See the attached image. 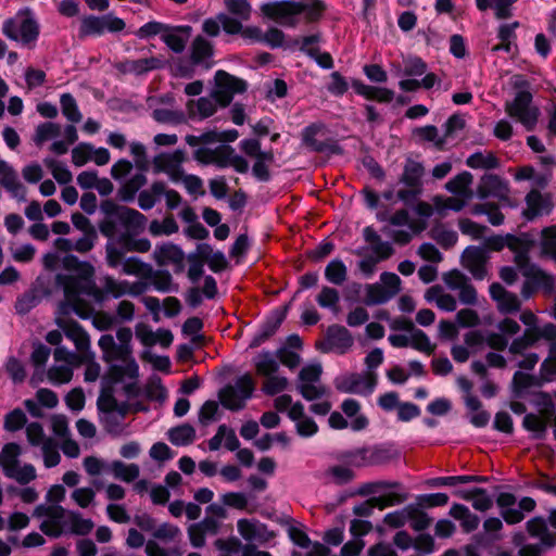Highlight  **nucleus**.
<instances>
[{
  "label": "nucleus",
  "mask_w": 556,
  "mask_h": 556,
  "mask_svg": "<svg viewBox=\"0 0 556 556\" xmlns=\"http://www.w3.org/2000/svg\"><path fill=\"white\" fill-rule=\"evenodd\" d=\"M321 371L319 363L308 364L301 369L298 390L305 400H317L327 393V388L319 382Z\"/></svg>",
  "instance_id": "nucleus-6"
},
{
  "label": "nucleus",
  "mask_w": 556,
  "mask_h": 556,
  "mask_svg": "<svg viewBox=\"0 0 556 556\" xmlns=\"http://www.w3.org/2000/svg\"><path fill=\"white\" fill-rule=\"evenodd\" d=\"M298 4L301 5V10L298 13V20L303 17L309 22L316 21L324 12V4L320 1H299Z\"/></svg>",
  "instance_id": "nucleus-50"
},
{
  "label": "nucleus",
  "mask_w": 556,
  "mask_h": 556,
  "mask_svg": "<svg viewBox=\"0 0 556 556\" xmlns=\"http://www.w3.org/2000/svg\"><path fill=\"white\" fill-rule=\"evenodd\" d=\"M212 56V47L203 38H197L192 47V59L195 63L205 62Z\"/></svg>",
  "instance_id": "nucleus-64"
},
{
  "label": "nucleus",
  "mask_w": 556,
  "mask_h": 556,
  "mask_svg": "<svg viewBox=\"0 0 556 556\" xmlns=\"http://www.w3.org/2000/svg\"><path fill=\"white\" fill-rule=\"evenodd\" d=\"M254 160L253 174L261 180L268 178V166L274 160L271 152H263L258 154Z\"/></svg>",
  "instance_id": "nucleus-59"
},
{
  "label": "nucleus",
  "mask_w": 556,
  "mask_h": 556,
  "mask_svg": "<svg viewBox=\"0 0 556 556\" xmlns=\"http://www.w3.org/2000/svg\"><path fill=\"white\" fill-rule=\"evenodd\" d=\"M327 342L329 344V350L344 353L351 348L353 339L351 333L344 327L332 326L329 327L327 331Z\"/></svg>",
  "instance_id": "nucleus-28"
},
{
  "label": "nucleus",
  "mask_w": 556,
  "mask_h": 556,
  "mask_svg": "<svg viewBox=\"0 0 556 556\" xmlns=\"http://www.w3.org/2000/svg\"><path fill=\"white\" fill-rule=\"evenodd\" d=\"M472 182V175L468 172H464L455 176L446 184V189L460 197H467V199L472 198V192L470 190V185Z\"/></svg>",
  "instance_id": "nucleus-38"
},
{
  "label": "nucleus",
  "mask_w": 556,
  "mask_h": 556,
  "mask_svg": "<svg viewBox=\"0 0 556 556\" xmlns=\"http://www.w3.org/2000/svg\"><path fill=\"white\" fill-rule=\"evenodd\" d=\"M491 298L497 303V308L502 313H511L519 308L520 303L516 295L508 293L498 283H493L490 287Z\"/></svg>",
  "instance_id": "nucleus-29"
},
{
  "label": "nucleus",
  "mask_w": 556,
  "mask_h": 556,
  "mask_svg": "<svg viewBox=\"0 0 556 556\" xmlns=\"http://www.w3.org/2000/svg\"><path fill=\"white\" fill-rule=\"evenodd\" d=\"M184 256L181 249L172 243L160 245L154 251V257L160 265L180 264Z\"/></svg>",
  "instance_id": "nucleus-35"
},
{
  "label": "nucleus",
  "mask_w": 556,
  "mask_h": 556,
  "mask_svg": "<svg viewBox=\"0 0 556 556\" xmlns=\"http://www.w3.org/2000/svg\"><path fill=\"white\" fill-rule=\"evenodd\" d=\"M61 135V126L54 123H43L36 128L34 141L41 146L46 141L53 140Z\"/></svg>",
  "instance_id": "nucleus-46"
},
{
  "label": "nucleus",
  "mask_w": 556,
  "mask_h": 556,
  "mask_svg": "<svg viewBox=\"0 0 556 556\" xmlns=\"http://www.w3.org/2000/svg\"><path fill=\"white\" fill-rule=\"evenodd\" d=\"M187 37V35H184L178 29L169 30L162 35L164 42L175 52H180L185 49Z\"/></svg>",
  "instance_id": "nucleus-60"
},
{
  "label": "nucleus",
  "mask_w": 556,
  "mask_h": 556,
  "mask_svg": "<svg viewBox=\"0 0 556 556\" xmlns=\"http://www.w3.org/2000/svg\"><path fill=\"white\" fill-rule=\"evenodd\" d=\"M527 529L531 536L539 539L545 547H551L556 543V535L551 533L542 518H533L527 522Z\"/></svg>",
  "instance_id": "nucleus-34"
},
{
  "label": "nucleus",
  "mask_w": 556,
  "mask_h": 556,
  "mask_svg": "<svg viewBox=\"0 0 556 556\" xmlns=\"http://www.w3.org/2000/svg\"><path fill=\"white\" fill-rule=\"evenodd\" d=\"M488 254L485 249L468 247L462 255V264L476 279H483L486 275Z\"/></svg>",
  "instance_id": "nucleus-19"
},
{
  "label": "nucleus",
  "mask_w": 556,
  "mask_h": 556,
  "mask_svg": "<svg viewBox=\"0 0 556 556\" xmlns=\"http://www.w3.org/2000/svg\"><path fill=\"white\" fill-rule=\"evenodd\" d=\"M105 288L116 298L124 294H136L139 292L137 286L129 285L125 281H115L112 278L106 279Z\"/></svg>",
  "instance_id": "nucleus-61"
},
{
  "label": "nucleus",
  "mask_w": 556,
  "mask_h": 556,
  "mask_svg": "<svg viewBox=\"0 0 556 556\" xmlns=\"http://www.w3.org/2000/svg\"><path fill=\"white\" fill-rule=\"evenodd\" d=\"M99 346L103 352V358L108 363H113L115 358H121L123 366L112 365L110 374L115 380H123L125 377L135 379L138 376L139 367L136 361L130 357V349L115 346L112 336H102L99 340Z\"/></svg>",
  "instance_id": "nucleus-1"
},
{
  "label": "nucleus",
  "mask_w": 556,
  "mask_h": 556,
  "mask_svg": "<svg viewBox=\"0 0 556 556\" xmlns=\"http://www.w3.org/2000/svg\"><path fill=\"white\" fill-rule=\"evenodd\" d=\"M111 155L105 148H94L90 143H79L72 150V162L76 166H83L88 162L102 166L110 162Z\"/></svg>",
  "instance_id": "nucleus-17"
},
{
  "label": "nucleus",
  "mask_w": 556,
  "mask_h": 556,
  "mask_svg": "<svg viewBox=\"0 0 556 556\" xmlns=\"http://www.w3.org/2000/svg\"><path fill=\"white\" fill-rule=\"evenodd\" d=\"M477 192L481 199L496 198L502 202H508V186L496 176H484L479 184Z\"/></svg>",
  "instance_id": "nucleus-21"
},
{
  "label": "nucleus",
  "mask_w": 556,
  "mask_h": 556,
  "mask_svg": "<svg viewBox=\"0 0 556 556\" xmlns=\"http://www.w3.org/2000/svg\"><path fill=\"white\" fill-rule=\"evenodd\" d=\"M540 245L542 253L551 256L556 262V226H551L542 230Z\"/></svg>",
  "instance_id": "nucleus-51"
},
{
  "label": "nucleus",
  "mask_w": 556,
  "mask_h": 556,
  "mask_svg": "<svg viewBox=\"0 0 556 556\" xmlns=\"http://www.w3.org/2000/svg\"><path fill=\"white\" fill-rule=\"evenodd\" d=\"M66 511L60 505H38L33 516L41 519L40 530L52 538H59L65 527Z\"/></svg>",
  "instance_id": "nucleus-5"
},
{
  "label": "nucleus",
  "mask_w": 556,
  "mask_h": 556,
  "mask_svg": "<svg viewBox=\"0 0 556 556\" xmlns=\"http://www.w3.org/2000/svg\"><path fill=\"white\" fill-rule=\"evenodd\" d=\"M195 431L190 425H181L168 431V439L175 445H187L193 442Z\"/></svg>",
  "instance_id": "nucleus-44"
},
{
  "label": "nucleus",
  "mask_w": 556,
  "mask_h": 556,
  "mask_svg": "<svg viewBox=\"0 0 556 556\" xmlns=\"http://www.w3.org/2000/svg\"><path fill=\"white\" fill-rule=\"evenodd\" d=\"M352 87L358 94L365 97L368 100L390 102L394 97L393 91L387 88L368 86L357 80L352 83Z\"/></svg>",
  "instance_id": "nucleus-31"
},
{
  "label": "nucleus",
  "mask_w": 556,
  "mask_h": 556,
  "mask_svg": "<svg viewBox=\"0 0 556 556\" xmlns=\"http://www.w3.org/2000/svg\"><path fill=\"white\" fill-rule=\"evenodd\" d=\"M185 161V153L176 150L172 153H163L154 157L153 168L155 173H164L174 182H178L182 177V163Z\"/></svg>",
  "instance_id": "nucleus-16"
},
{
  "label": "nucleus",
  "mask_w": 556,
  "mask_h": 556,
  "mask_svg": "<svg viewBox=\"0 0 556 556\" xmlns=\"http://www.w3.org/2000/svg\"><path fill=\"white\" fill-rule=\"evenodd\" d=\"M45 165L50 169L52 176L59 184L65 185L73 179L72 173L63 163L48 157L45 160Z\"/></svg>",
  "instance_id": "nucleus-48"
},
{
  "label": "nucleus",
  "mask_w": 556,
  "mask_h": 556,
  "mask_svg": "<svg viewBox=\"0 0 556 556\" xmlns=\"http://www.w3.org/2000/svg\"><path fill=\"white\" fill-rule=\"evenodd\" d=\"M111 375L102 380V392L98 400V406L101 410L113 412L116 409V402L110 394V384L117 382Z\"/></svg>",
  "instance_id": "nucleus-47"
},
{
  "label": "nucleus",
  "mask_w": 556,
  "mask_h": 556,
  "mask_svg": "<svg viewBox=\"0 0 556 556\" xmlns=\"http://www.w3.org/2000/svg\"><path fill=\"white\" fill-rule=\"evenodd\" d=\"M65 262L66 266L75 268V275L71 276L70 281L63 283L66 303L61 306L60 312L65 314L71 308L80 317H86L74 304V301L76 294L89 289L93 268L89 264L78 263L75 257H67Z\"/></svg>",
  "instance_id": "nucleus-2"
},
{
  "label": "nucleus",
  "mask_w": 556,
  "mask_h": 556,
  "mask_svg": "<svg viewBox=\"0 0 556 556\" xmlns=\"http://www.w3.org/2000/svg\"><path fill=\"white\" fill-rule=\"evenodd\" d=\"M81 33L85 35H102L104 34V17L88 16L81 22Z\"/></svg>",
  "instance_id": "nucleus-63"
},
{
  "label": "nucleus",
  "mask_w": 556,
  "mask_h": 556,
  "mask_svg": "<svg viewBox=\"0 0 556 556\" xmlns=\"http://www.w3.org/2000/svg\"><path fill=\"white\" fill-rule=\"evenodd\" d=\"M20 455L21 447L17 444L9 443L4 445L2 454L0 455V466L2 467L4 473H7V469L13 468L20 463L17 459Z\"/></svg>",
  "instance_id": "nucleus-49"
},
{
  "label": "nucleus",
  "mask_w": 556,
  "mask_h": 556,
  "mask_svg": "<svg viewBox=\"0 0 556 556\" xmlns=\"http://www.w3.org/2000/svg\"><path fill=\"white\" fill-rule=\"evenodd\" d=\"M343 413L351 419L350 427L353 430H362L367 426V419L359 414V404L357 401L349 399L342 403Z\"/></svg>",
  "instance_id": "nucleus-39"
},
{
  "label": "nucleus",
  "mask_w": 556,
  "mask_h": 556,
  "mask_svg": "<svg viewBox=\"0 0 556 556\" xmlns=\"http://www.w3.org/2000/svg\"><path fill=\"white\" fill-rule=\"evenodd\" d=\"M61 108L64 116L71 122H79L81 114L77 108L75 99L71 94L61 97Z\"/></svg>",
  "instance_id": "nucleus-62"
},
{
  "label": "nucleus",
  "mask_w": 556,
  "mask_h": 556,
  "mask_svg": "<svg viewBox=\"0 0 556 556\" xmlns=\"http://www.w3.org/2000/svg\"><path fill=\"white\" fill-rule=\"evenodd\" d=\"M238 531L245 541L250 542L266 543L275 538L273 531H269L264 525L255 520L240 519L238 521Z\"/></svg>",
  "instance_id": "nucleus-22"
},
{
  "label": "nucleus",
  "mask_w": 556,
  "mask_h": 556,
  "mask_svg": "<svg viewBox=\"0 0 556 556\" xmlns=\"http://www.w3.org/2000/svg\"><path fill=\"white\" fill-rule=\"evenodd\" d=\"M264 16L282 24H293L298 21V13L301 5L296 1H275L266 2L261 7Z\"/></svg>",
  "instance_id": "nucleus-15"
},
{
  "label": "nucleus",
  "mask_w": 556,
  "mask_h": 556,
  "mask_svg": "<svg viewBox=\"0 0 556 556\" xmlns=\"http://www.w3.org/2000/svg\"><path fill=\"white\" fill-rule=\"evenodd\" d=\"M136 337L147 348L159 344L161 348H168L174 340L173 333L167 329L153 331L149 326L140 324L136 327Z\"/></svg>",
  "instance_id": "nucleus-20"
},
{
  "label": "nucleus",
  "mask_w": 556,
  "mask_h": 556,
  "mask_svg": "<svg viewBox=\"0 0 556 556\" xmlns=\"http://www.w3.org/2000/svg\"><path fill=\"white\" fill-rule=\"evenodd\" d=\"M471 199L467 197L456 195L446 199H435V208L440 213H444L447 210L460 211Z\"/></svg>",
  "instance_id": "nucleus-56"
},
{
  "label": "nucleus",
  "mask_w": 556,
  "mask_h": 556,
  "mask_svg": "<svg viewBox=\"0 0 556 556\" xmlns=\"http://www.w3.org/2000/svg\"><path fill=\"white\" fill-rule=\"evenodd\" d=\"M527 208L525 216L528 219H533L538 216L548 214L553 207L552 200L548 194H542L539 191L532 190L527 195Z\"/></svg>",
  "instance_id": "nucleus-25"
},
{
  "label": "nucleus",
  "mask_w": 556,
  "mask_h": 556,
  "mask_svg": "<svg viewBox=\"0 0 556 556\" xmlns=\"http://www.w3.org/2000/svg\"><path fill=\"white\" fill-rule=\"evenodd\" d=\"M505 112L527 130L535 127L540 115L539 109L532 104V94L527 90L517 92L511 101H507Z\"/></svg>",
  "instance_id": "nucleus-4"
},
{
  "label": "nucleus",
  "mask_w": 556,
  "mask_h": 556,
  "mask_svg": "<svg viewBox=\"0 0 556 556\" xmlns=\"http://www.w3.org/2000/svg\"><path fill=\"white\" fill-rule=\"evenodd\" d=\"M216 101L211 98H200L198 101L188 103V112L192 117L205 118L213 115L216 111Z\"/></svg>",
  "instance_id": "nucleus-40"
},
{
  "label": "nucleus",
  "mask_w": 556,
  "mask_h": 556,
  "mask_svg": "<svg viewBox=\"0 0 556 556\" xmlns=\"http://www.w3.org/2000/svg\"><path fill=\"white\" fill-rule=\"evenodd\" d=\"M377 382L376 372L344 374L336 379V388L343 393L369 394Z\"/></svg>",
  "instance_id": "nucleus-11"
},
{
  "label": "nucleus",
  "mask_w": 556,
  "mask_h": 556,
  "mask_svg": "<svg viewBox=\"0 0 556 556\" xmlns=\"http://www.w3.org/2000/svg\"><path fill=\"white\" fill-rule=\"evenodd\" d=\"M520 319L528 327L525 333V340L527 342H532L539 337H544L547 339L556 338V326L548 324L542 328L536 327V317L532 312H522Z\"/></svg>",
  "instance_id": "nucleus-24"
},
{
  "label": "nucleus",
  "mask_w": 556,
  "mask_h": 556,
  "mask_svg": "<svg viewBox=\"0 0 556 556\" xmlns=\"http://www.w3.org/2000/svg\"><path fill=\"white\" fill-rule=\"evenodd\" d=\"M197 159L203 163H216L220 167H233L239 173H244L249 168V163L244 157L237 154L229 146L219 147L212 155H204V151H197Z\"/></svg>",
  "instance_id": "nucleus-13"
},
{
  "label": "nucleus",
  "mask_w": 556,
  "mask_h": 556,
  "mask_svg": "<svg viewBox=\"0 0 556 556\" xmlns=\"http://www.w3.org/2000/svg\"><path fill=\"white\" fill-rule=\"evenodd\" d=\"M450 515L460 521V525L466 532H471L479 526V518L471 514L469 509L459 504H454L450 509Z\"/></svg>",
  "instance_id": "nucleus-37"
},
{
  "label": "nucleus",
  "mask_w": 556,
  "mask_h": 556,
  "mask_svg": "<svg viewBox=\"0 0 556 556\" xmlns=\"http://www.w3.org/2000/svg\"><path fill=\"white\" fill-rule=\"evenodd\" d=\"M483 345V338L478 331H470L465 337V345H454L452 356L458 363H465L469 356Z\"/></svg>",
  "instance_id": "nucleus-26"
},
{
  "label": "nucleus",
  "mask_w": 556,
  "mask_h": 556,
  "mask_svg": "<svg viewBox=\"0 0 556 556\" xmlns=\"http://www.w3.org/2000/svg\"><path fill=\"white\" fill-rule=\"evenodd\" d=\"M516 263L519 266V268L522 270V275L526 277L527 281L525 285V288L522 290V293L525 296L529 295L528 288H534V289H544L546 291H551L556 286V279L548 275L547 273L541 270L534 265H527L526 258L521 254L516 255Z\"/></svg>",
  "instance_id": "nucleus-12"
},
{
  "label": "nucleus",
  "mask_w": 556,
  "mask_h": 556,
  "mask_svg": "<svg viewBox=\"0 0 556 556\" xmlns=\"http://www.w3.org/2000/svg\"><path fill=\"white\" fill-rule=\"evenodd\" d=\"M165 61L161 58H150L143 60L131 61L127 63V70L136 74H142L151 70L162 67Z\"/></svg>",
  "instance_id": "nucleus-55"
},
{
  "label": "nucleus",
  "mask_w": 556,
  "mask_h": 556,
  "mask_svg": "<svg viewBox=\"0 0 556 556\" xmlns=\"http://www.w3.org/2000/svg\"><path fill=\"white\" fill-rule=\"evenodd\" d=\"M115 478L130 482L139 475V468L135 464L126 465L122 462H114L111 466Z\"/></svg>",
  "instance_id": "nucleus-53"
},
{
  "label": "nucleus",
  "mask_w": 556,
  "mask_h": 556,
  "mask_svg": "<svg viewBox=\"0 0 556 556\" xmlns=\"http://www.w3.org/2000/svg\"><path fill=\"white\" fill-rule=\"evenodd\" d=\"M289 418L295 422L296 431L302 437H312L318 430L316 422L305 416L304 406L299 402L289 410Z\"/></svg>",
  "instance_id": "nucleus-27"
},
{
  "label": "nucleus",
  "mask_w": 556,
  "mask_h": 556,
  "mask_svg": "<svg viewBox=\"0 0 556 556\" xmlns=\"http://www.w3.org/2000/svg\"><path fill=\"white\" fill-rule=\"evenodd\" d=\"M26 435L29 444L41 447L46 467H54L60 463L61 456L56 445L52 439L45 435L43 429L39 424H29L26 428Z\"/></svg>",
  "instance_id": "nucleus-10"
},
{
  "label": "nucleus",
  "mask_w": 556,
  "mask_h": 556,
  "mask_svg": "<svg viewBox=\"0 0 556 556\" xmlns=\"http://www.w3.org/2000/svg\"><path fill=\"white\" fill-rule=\"evenodd\" d=\"M91 519L84 518L80 514L68 511L65 519V528L68 532L78 535L88 534L93 529Z\"/></svg>",
  "instance_id": "nucleus-36"
},
{
  "label": "nucleus",
  "mask_w": 556,
  "mask_h": 556,
  "mask_svg": "<svg viewBox=\"0 0 556 556\" xmlns=\"http://www.w3.org/2000/svg\"><path fill=\"white\" fill-rule=\"evenodd\" d=\"M7 477L16 480L18 483L26 484L36 478V470L29 464H17L13 468L7 469Z\"/></svg>",
  "instance_id": "nucleus-45"
},
{
  "label": "nucleus",
  "mask_w": 556,
  "mask_h": 556,
  "mask_svg": "<svg viewBox=\"0 0 556 556\" xmlns=\"http://www.w3.org/2000/svg\"><path fill=\"white\" fill-rule=\"evenodd\" d=\"M3 33L11 39L28 43L38 36V27L28 12H20L14 18L5 22Z\"/></svg>",
  "instance_id": "nucleus-7"
},
{
  "label": "nucleus",
  "mask_w": 556,
  "mask_h": 556,
  "mask_svg": "<svg viewBox=\"0 0 556 556\" xmlns=\"http://www.w3.org/2000/svg\"><path fill=\"white\" fill-rule=\"evenodd\" d=\"M56 323L65 330L66 336L75 343L77 350L81 352L78 361H80V364H86L85 380L88 382L96 381L100 375V365L93 361V355L88 352L90 343L87 333L78 325L67 324L61 315L56 317Z\"/></svg>",
  "instance_id": "nucleus-3"
},
{
  "label": "nucleus",
  "mask_w": 556,
  "mask_h": 556,
  "mask_svg": "<svg viewBox=\"0 0 556 556\" xmlns=\"http://www.w3.org/2000/svg\"><path fill=\"white\" fill-rule=\"evenodd\" d=\"M244 89V81L224 71H218L215 74V88L212 92V98H214L219 105L226 106L230 103L235 93L242 92Z\"/></svg>",
  "instance_id": "nucleus-14"
},
{
  "label": "nucleus",
  "mask_w": 556,
  "mask_h": 556,
  "mask_svg": "<svg viewBox=\"0 0 556 556\" xmlns=\"http://www.w3.org/2000/svg\"><path fill=\"white\" fill-rule=\"evenodd\" d=\"M64 140H56L51 144V151L55 154H64L67 152L68 146L74 143L78 136L74 126L65 127L63 131Z\"/></svg>",
  "instance_id": "nucleus-57"
},
{
  "label": "nucleus",
  "mask_w": 556,
  "mask_h": 556,
  "mask_svg": "<svg viewBox=\"0 0 556 556\" xmlns=\"http://www.w3.org/2000/svg\"><path fill=\"white\" fill-rule=\"evenodd\" d=\"M0 185L13 197L24 199L25 187L18 179L15 169L4 160H0Z\"/></svg>",
  "instance_id": "nucleus-23"
},
{
  "label": "nucleus",
  "mask_w": 556,
  "mask_h": 556,
  "mask_svg": "<svg viewBox=\"0 0 556 556\" xmlns=\"http://www.w3.org/2000/svg\"><path fill=\"white\" fill-rule=\"evenodd\" d=\"M465 404L470 415V421L475 426L483 427L489 422L490 415L481 408V402L476 396H466Z\"/></svg>",
  "instance_id": "nucleus-41"
},
{
  "label": "nucleus",
  "mask_w": 556,
  "mask_h": 556,
  "mask_svg": "<svg viewBox=\"0 0 556 556\" xmlns=\"http://www.w3.org/2000/svg\"><path fill=\"white\" fill-rule=\"evenodd\" d=\"M289 381L286 377L270 375L266 376V380L263 383V391L268 395L278 394L287 389Z\"/></svg>",
  "instance_id": "nucleus-58"
},
{
  "label": "nucleus",
  "mask_w": 556,
  "mask_h": 556,
  "mask_svg": "<svg viewBox=\"0 0 556 556\" xmlns=\"http://www.w3.org/2000/svg\"><path fill=\"white\" fill-rule=\"evenodd\" d=\"M147 178L144 174H136L121 189L119 194L124 201L134 199L136 192L146 185Z\"/></svg>",
  "instance_id": "nucleus-52"
},
{
  "label": "nucleus",
  "mask_w": 556,
  "mask_h": 556,
  "mask_svg": "<svg viewBox=\"0 0 556 556\" xmlns=\"http://www.w3.org/2000/svg\"><path fill=\"white\" fill-rule=\"evenodd\" d=\"M425 299L429 303H435L442 311L453 312L456 308L455 298L445 293L440 286L429 288L425 293Z\"/></svg>",
  "instance_id": "nucleus-32"
},
{
  "label": "nucleus",
  "mask_w": 556,
  "mask_h": 556,
  "mask_svg": "<svg viewBox=\"0 0 556 556\" xmlns=\"http://www.w3.org/2000/svg\"><path fill=\"white\" fill-rule=\"evenodd\" d=\"M518 0H476V5L478 10L482 12L491 9L496 18L505 20L513 16V5Z\"/></svg>",
  "instance_id": "nucleus-30"
},
{
  "label": "nucleus",
  "mask_w": 556,
  "mask_h": 556,
  "mask_svg": "<svg viewBox=\"0 0 556 556\" xmlns=\"http://www.w3.org/2000/svg\"><path fill=\"white\" fill-rule=\"evenodd\" d=\"M409 346L427 355L434 351L429 337L417 328H409Z\"/></svg>",
  "instance_id": "nucleus-42"
},
{
  "label": "nucleus",
  "mask_w": 556,
  "mask_h": 556,
  "mask_svg": "<svg viewBox=\"0 0 556 556\" xmlns=\"http://www.w3.org/2000/svg\"><path fill=\"white\" fill-rule=\"evenodd\" d=\"M106 261L111 267H122V271L126 275L143 276L148 271V266L136 257L123 260V253L110 242L106 248Z\"/></svg>",
  "instance_id": "nucleus-18"
},
{
  "label": "nucleus",
  "mask_w": 556,
  "mask_h": 556,
  "mask_svg": "<svg viewBox=\"0 0 556 556\" xmlns=\"http://www.w3.org/2000/svg\"><path fill=\"white\" fill-rule=\"evenodd\" d=\"M79 365L77 355L58 348L54 351V365L48 371L49 380L56 384L67 383L73 377V369Z\"/></svg>",
  "instance_id": "nucleus-8"
},
{
  "label": "nucleus",
  "mask_w": 556,
  "mask_h": 556,
  "mask_svg": "<svg viewBox=\"0 0 556 556\" xmlns=\"http://www.w3.org/2000/svg\"><path fill=\"white\" fill-rule=\"evenodd\" d=\"M325 276L331 283L341 285L346 278V267L341 261L333 260L327 265Z\"/></svg>",
  "instance_id": "nucleus-54"
},
{
  "label": "nucleus",
  "mask_w": 556,
  "mask_h": 556,
  "mask_svg": "<svg viewBox=\"0 0 556 556\" xmlns=\"http://www.w3.org/2000/svg\"><path fill=\"white\" fill-rule=\"evenodd\" d=\"M254 390V382L251 376L240 377L235 387H226L219 393L222 404L229 409H239L250 399Z\"/></svg>",
  "instance_id": "nucleus-9"
},
{
  "label": "nucleus",
  "mask_w": 556,
  "mask_h": 556,
  "mask_svg": "<svg viewBox=\"0 0 556 556\" xmlns=\"http://www.w3.org/2000/svg\"><path fill=\"white\" fill-rule=\"evenodd\" d=\"M197 255L206 261L210 268L214 271H220L227 266L224 253L214 251L213 248L206 243L197 247Z\"/></svg>",
  "instance_id": "nucleus-33"
},
{
  "label": "nucleus",
  "mask_w": 556,
  "mask_h": 556,
  "mask_svg": "<svg viewBox=\"0 0 556 556\" xmlns=\"http://www.w3.org/2000/svg\"><path fill=\"white\" fill-rule=\"evenodd\" d=\"M254 366L258 375L270 376L275 374L279 367L277 358L269 352L260 353L254 359Z\"/></svg>",
  "instance_id": "nucleus-43"
}]
</instances>
